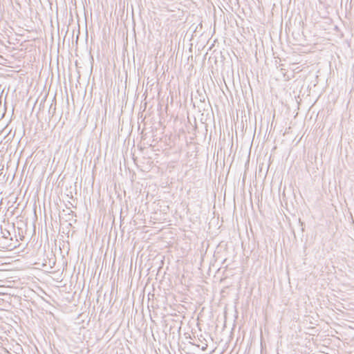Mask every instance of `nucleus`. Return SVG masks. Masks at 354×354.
Masks as SVG:
<instances>
[{
  "label": "nucleus",
  "mask_w": 354,
  "mask_h": 354,
  "mask_svg": "<svg viewBox=\"0 0 354 354\" xmlns=\"http://www.w3.org/2000/svg\"><path fill=\"white\" fill-rule=\"evenodd\" d=\"M19 245L18 239L14 240L10 231L6 228L0 229V248L12 250Z\"/></svg>",
  "instance_id": "nucleus-1"
},
{
  "label": "nucleus",
  "mask_w": 354,
  "mask_h": 354,
  "mask_svg": "<svg viewBox=\"0 0 354 354\" xmlns=\"http://www.w3.org/2000/svg\"><path fill=\"white\" fill-rule=\"evenodd\" d=\"M56 112V100L55 97H54L52 103L50 105L48 109V114L50 115V118H53Z\"/></svg>",
  "instance_id": "nucleus-2"
},
{
  "label": "nucleus",
  "mask_w": 354,
  "mask_h": 354,
  "mask_svg": "<svg viewBox=\"0 0 354 354\" xmlns=\"http://www.w3.org/2000/svg\"><path fill=\"white\" fill-rule=\"evenodd\" d=\"M18 230H19V232H18V234H19V239H20L21 240H22V239H23V238H24V235H23V233H22V232H21V233L20 232L21 228L18 227Z\"/></svg>",
  "instance_id": "nucleus-3"
},
{
  "label": "nucleus",
  "mask_w": 354,
  "mask_h": 354,
  "mask_svg": "<svg viewBox=\"0 0 354 354\" xmlns=\"http://www.w3.org/2000/svg\"><path fill=\"white\" fill-rule=\"evenodd\" d=\"M74 214H75V212H73L72 210H71V212L68 214V215H69V216H71V215L72 216H73Z\"/></svg>",
  "instance_id": "nucleus-4"
},
{
  "label": "nucleus",
  "mask_w": 354,
  "mask_h": 354,
  "mask_svg": "<svg viewBox=\"0 0 354 354\" xmlns=\"http://www.w3.org/2000/svg\"><path fill=\"white\" fill-rule=\"evenodd\" d=\"M205 348H206V347H203V348H202V350H203V351H204V350L205 349Z\"/></svg>",
  "instance_id": "nucleus-5"
}]
</instances>
